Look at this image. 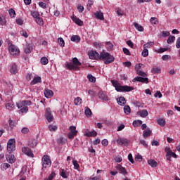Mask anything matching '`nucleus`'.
<instances>
[{
  "instance_id": "nucleus-43",
  "label": "nucleus",
  "mask_w": 180,
  "mask_h": 180,
  "mask_svg": "<svg viewBox=\"0 0 180 180\" xmlns=\"http://www.w3.org/2000/svg\"><path fill=\"white\" fill-rule=\"evenodd\" d=\"M39 13L37 11H32L31 12V15L32 18H34V19H37V18L39 17Z\"/></svg>"
},
{
  "instance_id": "nucleus-57",
  "label": "nucleus",
  "mask_w": 180,
  "mask_h": 180,
  "mask_svg": "<svg viewBox=\"0 0 180 180\" xmlns=\"http://www.w3.org/2000/svg\"><path fill=\"white\" fill-rule=\"evenodd\" d=\"M136 73H137L138 75L142 76L143 77H146L147 76V74L146 72H144L143 71H141V70L136 72Z\"/></svg>"
},
{
  "instance_id": "nucleus-1",
  "label": "nucleus",
  "mask_w": 180,
  "mask_h": 180,
  "mask_svg": "<svg viewBox=\"0 0 180 180\" xmlns=\"http://www.w3.org/2000/svg\"><path fill=\"white\" fill-rule=\"evenodd\" d=\"M112 85L115 87V90L118 92H130L134 89L133 86L124 85L122 86L117 81L111 80Z\"/></svg>"
},
{
  "instance_id": "nucleus-14",
  "label": "nucleus",
  "mask_w": 180,
  "mask_h": 180,
  "mask_svg": "<svg viewBox=\"0 0 180 180\" xmlns=\"http://www.w3.org/2000/svg\"><path fill=\"white\" fill-rule=\"evenodd\" d=\"M18 72L17 65L15 63L11 64V65H10V72H11V74L16 75Z\"/></svg>"
},
{
  "instance_id": "nucleus-25",
  "label": "nucleus",
  "mask_w": 180,
  "mask_h": 180,
  "mask_svg": "<svg viewBox=\"0 0 180 180\" xmlns=\"http://www.w3.org/2000/svg\"><path fill=\"white\" fill-rule=\"evenodd\" d=\"M60 175L62 176V178L66 179L68 176V174L67 173L66 170L64 169H60Z\"/></svg>"
},
{
  "instance_id": "nucleus-64",
  "label": "nucleus",
  "mask_w": 180,
  "mask_h": 180,
  "mask_svg": "<svg viewBox=\"0 0 180 180\" xmlns=\"http://www.w3.org/2000/svg\"><path fill=\"white\" fill-rule=\"evenodd\" d=\"M128 159L132 164L134 162L132 155L131 153L129 154Z\"/></svg>"
},
{
  "instance_id": "nucleus-3",
  "label": "nucleus",
  "mask_w": 180,
  "mask_h": 180,
  "mask_svg": "<svg viewBox=\"0 0 180 180\" xmlns=\"http://www.w3.org/2000/svg\"><path fill=\"white\" fill-rule=\"evenodd\" d=\"M18 109H20V111L22 114L27 113L29 111L28 107L32 105V101H20L15 103Z\"/></svg>"
},
{
  "instance_id": "nucleus-30",
  "label": "nucleus",
  "mask_w": 180,
  "mask_h": 180,
  "mask_svg": "<svg viewBox=\"0 0 180 180\" xmlns=\"http://www.w3.org/2000/svg\"><path fill=\"white\" fill-rule=\"evenodd\" d=\"M140 116L143 118L146 117L148 115V112L147 110H143L139 112Z\"/></svg>"
},
{
  "instance_id": "nucleus-55",
  "label": "nucleus",
  "mask_w": 180,
  "mask_h": 180,
  "mask_svg": "<svg viewBox=\"0 0 180 180\" xmlns=\"http://www.w3.org/2000/svg\"><path fill=\"white\" fill-rule=\"evenodd\" d=\"M72 163H73V165H74V168L75 169H78L79 168V165L78 164L77 160H73Z\"/></svg>"
},
{
  "instance_id": "nucleus-47",
  "label": "nucleus",
  "mask_w": 180,
  "mask_h": 180,
  "mask_svg": "<svg viewBox=\"0 0 180 180\" xmlns=\"http://www.w3.org/2000/svg\"><path fill=\"white\" fill-rule=\"evenodd\" d=\"M15 122L13 121V120L10 119L8 120V124H10V128L13 129L15 127Z\"/></svg>"
},
{
  "instance_id": "nucleus-42",
  "label": "nucleus",
  "mask_w": 180,
  "mask_h": 180,
  "mask_svg": "<svg viewBox=\"0 0 180 180\" xmlns=\"http://www.w3.org/2000/svg\"><path fill=\"white\" fill-rule=\"evenodd\" d=\"M58 42L60 46H62V47L65 46V41L63 40V39L62 37L58 38Z\"/></svg>"
},
{
  "instance_id": "nucleus-48",
  "label": "nucleus",
  "mask_w": 180,
  "mask_h": 180,
  "mask_svg": "<svg viewBox=\"0 0 180 180\" xmlns=\"http://www.w3.org/2000/svg\"><path fill=\"white\" fill-rule=\"evenodd\" d=\"M85 115L86 116H91L92 115V112L89 108H86L85 110Z\"/></svg>"
},
{
  "instance_id": "nucleus-51",
  "label": "nucleus",
  "mask_w": 180,
  "mask_h": 180,
  "mask_svg": "<svg viewBox=\"0 0 180 180\" xmlns=\"http://www.w3.org/2000/svg\"><path fill=\"white\" fill-rule=\"evenodd\" d=\"M101 144L103 146L107 147L109 144V142H108V139H103L101 141Z\"/></svg>"
},
{
  "instance_id": "nucleus-61",
  "label": "nucleus",
  "mask_w": 180,
  "mask_h": 180,
  "mask_svg": "<svg viewBox=\"0 0 180 180\" xmlns=\"http://www.w3.org/2000/svg\"><path fill=\"white\" fill-rule=\"evenodd\" d=\"M39 6L41 7L42 8L45 9L47 8V4L44 2H39Z\"/></svg>"
},
{
  "instance_id": "nucleus-46",
  "label": "nucleus",
  "mask_w": 180,
  "mask_h": 180,
  "mask_svg": "<svg viewBox=\"0 0 180 180\" xmlns=\"http://www.w3.org/2000/svg\"><path fill=\"white\" fill-rule=\"evenodd\" d=\"M20 34L22 37H25V39H27V38L29 37V34H27V32L26 31H24V30L20 31Z\"/></svg>"
},
{
  "instance_id": "nucleus-21",
  "label": "nucleus",
  "mask_w": 180,
  "mask_h": 180,
  "mask_svg": "<svg viewBox=\"0 0 180 180\" xmlns=\"http://www.w3.org/2000/svg\"><path fill=\"white\" fill-rule=\"evenodd\" d=\"M32 50H33V47H32V44H29L25 48L24 51L26 54H30V53H31Z\"/></svg>"
},
{
  "instance_id": "nucleus-32",
  "label": "nucleus",
  "mask_w": 180,
  "mask_h": 180,
  "mask_svg": "<svg viewBox=\"0 0 180 180\" xmlns=\"http://www.w3.org/2000/svg\"><path fill=\"white\" fill-rule=\"evenodd\" d=\"M148 165H150L152 167H156L158 166V162L154 160H150L148 161Z\"/></svg>"
},
{
  "instance_id": "nucleus-54",
  "label": "nucleus",
  "mask_w": 180,
  "mask_h": 180,
  "mask_svg": "<svg viewBox=\"0 0 180 180\" xmlns=\"http://www.w3.org/2000/svg\"><path fill=\"white\" fill-rule=\"evenodd\" d=\"M55 175H56L55 173L52 172L51 174H49L48 178L45 179V180H53V179H54Z\"/></svg>"
},
{
  "instance_id": "nucleus-52",
  "label": "nucleus",
  "mask_w": 180,
  "mask_h": 180,
  "mask_svg": "<svg viewBox=\"0 0 180 180\" xmlns=\"http://www.w3.org/2000/svg\"><path fill=\"white\" fill-rule=\"evenodd\" d=\"M167 50H168L167 48H160V49L156 50V52H158V53H162L167 51Z\"/></svg>"
},
{
  "instance_id": "nucleus-58",
  "label": "nucleus",
  "mask_w": 180,
  "mask_h": 180,
  "mask_svg": "<svg viewBox=\"0 0 180 180\" xmlns=\"http://www.w3.org/2000/svg\"><path fill=\"white\" fill-rule=\"evenodd\" d=\"M122 50L125 55L130 56V50H129L127 48L124 47Z\"/></svg>"
},
{
  "instance_id": "nucleus-16",
  "label": "nucleus",
  "mask_w": 180,
  "mask_h": 180,
  "mask_svg": "<svg viewBox=\"0 0 180 180\" xmlns=\"http://www.w3.org/2000/svg\"><path fill=\"white\" fill-rule=\"evenodd\" d=\"M117 102L119 105L120 106H124L126 105V98L123 96H120V98H117Z\"/></svg>"
},
{
  "instance_id": "nucleus-33",
  "label": "nucleus",
  "mask_w": 180,
  "mask_h": 180,
  "mask_svg": "<svg viewBox=\"0 0 180 180\" xmlns=\"http://www.w3.org/2000/svg\"><path fill=\"white\" fill-rule=\"evenodd\" d=\"M158 123L161 127H165L166 124V121L164 118H160L158 120Z\"/></svg>"
},
{
  "instance_id": "nucleus-56",
  "label": "nucleus",
  "mask_w": 180,
  "mask_h": 180,
  "mask_svg": "<svg viewBox=\"0 0 180 180\" xmlns=\"http://www.w3.org/2000/svg\"><path fill=\"white\" fill-rule=\"evenodd\" d=\"M87 78H89V81L91 82H96V78L93 77L91 75H87Z\"/></svg>"
},
{
  "instance_id": "nucleus-60",
  "label": "nucleus",
  "mask_w": 180,
  "mask_h": 180,
  "mask_svg": "<svg viewBox=\"0 0 180 180\" xmlns=\"http://www.w3.org/2000/svg\"><path fill=\"white\" fill-rule=\"evenodd\" d=\"M142 79H143V77H135V78L132 80V82H142Z\"/></svg>"
},
{
  "instance_id": "nucleus-15",
  "label": "nucleus",
  "mask_w": 180,
  "mask_h": 180,
  "mask_svg": "<svg viewBox=\"0 0 180 180\" xmlns=\"http://www.w3.org/2000/svg\"><path fill=\"white\" fill-rule=\"evenodd\" d=\"M94 16L96 19H99V20H104L105 18L103 15V13L101 11H96L94 13Z\"/></svg>"
},
{
  "instance_id": "nucleus-45",
  "label": "nucleus",
  "mask_w": 180,
  "mask_h": 180,
  "mask_svg": "<svg viewBox=\"0 0 180 180\" xmlns=\"http://www.w3.org/2000/svg\"><path fill=\"white\" fill-rule=\"evenodd\" d=\"M70 130L71 133H75V134H77L78 131L76 129L75 126H70Z\"/></svg>"
},
{
  "instance_id": "nucleus-6",
  "label": "nucleus",
  "mask_w": 180,
  "mask_h": 180,
  "mask_svg": "<svg viewBox=\"0 0 180 180\" xmlns=\"http://www.w3.org/2000/svg\"><path fill=\"white\" fill-rule=\"evenodd\" d=\"M42 167L44 168L50 167L51 166V160L49 155H44L41 158Z\"/></svg>"
},
{
  "instance_id": "nucleus-34",
  "label": "nucleus",
  "mask_w": 180,
  "mask_h": 180,
  "mask_svg": "<svg viewBox=\"0 0 180 180\" xmlns=\"http://www.w3.org/2000/svg\"><path fill=\"white\" fill-rule=\"evenodd\" d=\"M142 120H134V122H133V126L134 127H139L141 124H142Z\"/></svg>"
},
{
  "instance_id": "nucleus-13",
  "label": "nucleus",
  "mask_w": 180,
  "mask_h": 180,
  "mask_svg": "<svg viewBox=\"0 0 180 180\" xmlns=\"http://www.w3.org/2000/svg\"><path fill=\"white\" fill-rule=\"evenodd\" d=\"M117 143L120 146L127 144L129 143V139H127L126 138H118V139H117Z\"/></svg>"
},
{
  "instance_id": "nucleus-35",
  "label": "nucleus",
  "mask_w": 180,
  "mask_h": 180,
  "mask_svg": "<svg viewBox=\"0 0 180 180\" xmlns=\"http://www.w3.org/2000/svg\"><path fill=\"white\" fill-rule=\"evenodd\" d=\"M124 112L126 115H129V113L131 112V109L130 108V106L125 105L124 107Z\"/></svg>"
},
{
  "instance_id": "nucleus-39",
  "label": "nucleus",
  "mask_w": 180,
  "mask_h": 180,
  "mask_svg": "<svg viewBox=\"0 0 180 180\" xmlns=\"http://www.w3.org/2000/svg\"><path fill=\"white\" fill-rule=\"evenodd\" d=\"M151 72L154 74H160L161 72V69L160 68H153Z\"/></svg>"
},
{
  "instance_id": "nucleus-50",
  "label": "nucleus",
  "mask_w": 180,
  "mask_h": 180,
  "mask_svg": "<svg viewBox=\"0 0 180 180\" xmlns=\"http://www.w3.org/2000/svg\"><path fill=\"white\" fill-rule=\"evenodd\" d=\"M30 132V129L27 127H23L21 129V133L23 134H27Z\"/></svg>"
},
{
  "instance_id": "nucleus-49",
  "label": "nucleus",
  "mask_w": 180,
  "mask_h": 180,
  "mask_svg": "<svg viewBox=\"0 0 180 180\" xmlns=\"http://www.w3.org/2000/svg\"><path fill=\"white\" fill-rule=\"evenodd\" d=\"M77 134H75L74 132H69L68 134L69 139H73L75 136H76Z\"/></svg>"
},
{
  "instance_id": "nucleus-26",
  "label": "nucleus",
  "mask_w": 180,
  "mask_h": 180,
  "mask_svg": "<svg viewBox=\"0 0 180 180\" xmlns=\"http://www.w3.org/2000/svg\"><path fill=\"white\" fill-rule=\"evenodd\" d=\"M7 160H8V162H9L10 164H13V163H14V162H15L16 158H15L14 155H8V157L7 158Z\"/></svg>"
},
{
  "instance_id": "nucleus-20",
  "label": "nucleus",
  "mask_w": 180,
  "mask_h": 180,
  "mask_svg": "<svg viewBox=\"0 0 180 180\" xmlns=\"http://www.w3.org/2000/svg\"><path fill=\"white\" fill-rule=\"evenodd\" d=\"M53 91L49 89H46L44 90V96L46 98H53Z\"/></svg>"
},
{
  "instance_id": "nucleus-5",
  "label": "nucleus",
  "mask_w": 180,
  "mask_h": 180,
  "mask_svg": "<svg viewBox=\"0 0 180 180\" xmlns=\"http://www.w3.org/2000/svg\"><path fill=\"white\" fill-rule=\"evenodd\" d=\"M8 52H10V54L13 56H18L20 55L19 48L13 44L8 45Z\"/></svg>"
},
{
  "instance_id": "nucleus-7",
  "label": "nucleus",
  "mask_w": 180,
  "mask_h": 180,
  "mask_svg": "<svg viewBox=\"0 0 180 180\" xmlns=\"http://www.w3.org/2000/svg\"><path fill=\"white\" fill-rule=\"evenodd\" d=\"M15 139H8L7 146V150L8 151V153H11L15 150Z\"/></svg>"
},
{
  "instance_id": "nucleus-36",
  "label": "nucleus",
  "mask_w": 180,
  "mask_h": 180,
  "mask_svg": "<svg viewBox=\"0 0 180 180\" xmlns=\"http://www.w3.org/2000/svg\"><path fill=\"white\" fill-rule=\"evenodd\" d=\"M8 14H10V17L11 18H15L16 16L15 11L13 8H10V10H8Z\"/></svg>"
},
{
  "instance_id": "nucleus-63",
  "label": "nucleus",
  "mask_w": 180,
  "mask_h": 180,
  "mask_svg": "<svg viewBox=\"0 0 180 180\" xmlns=\"http://www.w3.org/2000/svg\"><path fill=\"white\" fill-rule=\"evenodd\" d=\"M140 143L142 144L145 148H148V146L146 142L144 141V139H141L140 141Z\"/></svg>"
},
{
  "instance_id": "nucleus-53",
  "label": "nucleus",
  "mask_w": 180,
  "mask_h": 180,
  "mask_svg": "<svg viewBox=\"0 0 180 180\" xmlns=\"http://www.w3.org/2000/svg\"><path fill=\"white\" fill-rule=\"evenodd\" d=\"M142 56L143 57H147L148 56V49H145L144 48V49L142 51Z\"/></svg>"
},
{
  "instance_id": "nucleus-23",
  "label": "nucleus",
  "mask_w": 180,
  "mask_h": 180,
  "mask_svg": "<svg viewBox=\"0 0 180 180\" xmlns=\"http://www.w3.org/2000/svg\"><path fill=\"white\" fill-rule=\"evenodd\" d=\"M35 22L39 26H44V25L43 18L39 16L38 18H35Z\"/></svg>"
},
{
  "instance_id": "nucleus-38",
  "label": "nucleus",
  "mask_w": 180,
  "mask_h": 180,
  "mask_svg": "<svg viewBox=\"0 0 180 180\" xmlns=\"http://www.w3.org/2000/svg\"><path fill=\"white\" fill-rule=\"evenodd\" d=\"M177 158V155L175 153H173L172 151L170 152V153H169L166 158H167V160H169V158Z\"/></svg>"
},
{
  "instance_id": "nucleus-22",
  "label": "nucleus",
  "mask_w": 180,
  "mask_h": 180,
  "mask_svg": "<svg viewBox=\"0 0 180 180\" xmlns=\"http://www.w3.org/2000/svg\"><path fill=\"white\" fill-rule=\"evenodd\" d=\"M134 27L136 28V30L137 31H139V32H142L144 31V29H143V26L141 25H139V24L137 23V22H134Z\"/></svg>"
},
{
  "instance_id": "nucleus-24",
  "label": "nucleus",
  "mask_w": 180,
  "mask_h": 180,
  "mask_svg": "<svg viewBox=\"0 0 180 180\" xmlns=\"http://www.w3.org/2000/svg\"><path fill=\"white\" fill-rule=\"evenodd\" d=\"M71 41L73 42L79 43L81 41V37L79 35H73L71 37Z\"/></svg>"
},
{
  "instance_id": "nucleus-44",
  "label": "nucleus",
  "mask_w": 180,
  "mask_h": 180,
  "mask_svg": "<svg viewBox=\"0 0 180 180\" xmlns=\"http://www.w3.org/2000/svg\"><path fill=\"white\" fill-rule=\"evenodd\" d=\"M15 23L19 26H22L24 23V20L21 18H18L15 20Z\"/></svg>"
},
{
  "instance_id": "nucleus-62",
  "label": "nucleus",
  "mask_w": 180,
  "mask_h": 180,
  "mask_svg": "<svg viewBox=\"0 0 180 180\" xmlns=\"http://www.w3.org/2000/svg\"><path fill=\"white\" fill-rule=\"evenodd\" d=\"M176 48L180 49V37L177 38L176 41Z\"/></svg>"
},
{
  "instance_id": "nucleus-18",
  "label": "nucleus",
  "mask_w": 180,
  "mask_h": 180,
  "mask_svg": "<svg viewBox=\"0 0 180 180\" xmlns=\"http://www.w3.org/2000/svg\"><path fill=\"white\" fill-rule=\"evenodd\" d=\"M42 82V79L41 77H35L33 78V79L32 80V82H30L31 85H35L38 83H41Z\"/></svg>"
},
{
  "instance_id": "nucleus-4",
  "label": "nucleus",
  "mask_w": 180,
  "mask_h": 180,
  "mask_svg": "<svg viewBox=\"0 0 180 180\" xmlns=\"http://www.w3.org/2000/svg\"><path fill=\"white\" fill-rule=\"evenodd\" d=\"M72 63L73 64L71 63H68L65 64V67L67 68V69L74 71L79 70V66L82 65V63L79 62V60H78L77 58H73Z\"/></svg>"
},
{
  "instance_id": "nucleus-8",
  "label": "nucleus",
  "mask_w": 180,
  "mask_h": 180,
  "mask_svg": "<svg viewBox=\"0 0 180 180\" xmlns=\"http://www.w3.org/2000/svg\"><path fill=\"white\" fill-rule=\"evenodd\" d=\"M89 57L91 59L101 60V53L99 54L96 51H91L89 53Z\"/></svg>"
},
{
  "instance_id": "nucleus-37",
  "label": "nucleus",
  "mask_w": 180,
  "mask_h": 180,
  "mask_svg": "<svg viewBox=\"0 0 180 180\" xmlns=\"http://www.w3.org/2000/svg\"><path fill=\"white\" fill-rule=\"evenodd\" d=\"M175 37L174 36H169V38L167 39V44H172L175 41Z\"/></svg>"
},
{
  "instance_id": "nucleus-40",
  "label": "nucleus",
  "mask_w": 180,
  "mask_h": 180,
  "mask_svg": "<svg viewBox=\"0 0 180 180\" xmlns=\"http://www.w3.org/2000/svg\"><path fill=\"white\" fill-rule=\"evenodd\" d=\"M58 127L56 125L50 124L49 126V129L50 131H56L57 130Z\"/></svg>"
},
{
  "instance_id": "nucleus-59",
  "label": "nucleus",
  "mask_w": 180,
  "mask_h": 180,
  "mask_svg": "<svg viewBox=\"0 0 180 180\" xmlns=\"http://www.w3.org/2000/svg\"><path fill=\"white\" fill-rule=\"evenodd\" d=\"M10 167H11V165L8 163H4L1 165L2 169H6L9 168Z\"/></svg>"
},
{
  "instance_id": "nucleus-9",
  "label": "nucleus",
  "mask_w": 180,
  "mask_h": 180,
  "mask_svg": "<svg viewBox=\"0 0 180 180\" xmlns=\"http://www.w3.org/2000/svg\"><path fill=\"white\" fill-rule=\"evenodd\" d=\"M46 119L48 122H51L54 120V117L51 114V110L50 108H47L46 110Z\"/></svg>"
},
{
  "instance_id": "nucleus-19",
  "label": "nucleus",
  "mask_w": 180,
  "mask_h": 180,
  "mask_svg": "<svg viewBox=\"0 0 180 180\" xmlns=\"http://www.w3.org/2000/svg\"><path fill=\"white\" fill-rule=\"evenodd\" d=\"M72 20L75 23L80 27H82L84 25V22L82 20H81L79 18L77 17H72Z\"/></svg>"
},
{
  "instance_id": "nucleus-27",
  "label": "nucleus",
  "mask_w": 180,
  "mask_h": 180,
  "mask_svg": "<svg viewBox=\"0 0 180 180\" xmlns=\"http://www.w3.org/2000/svg\"><path fill=\"white\" fill-rule=\"evenodd\" d=\"M152 133V131L150 129H147L146 130L143 131V137L146 139L149 137Z\"/></svg>"
},
{
  "instance_id": "nucleus-28",
  "label": "nucleus",
  "mask_w": 180,
  "mask_h": 180,
  "mask_svg": "<svg viewBox=\"0 0 180 180\" xmlns=\"http://www.w3.org/2000/svg\"><path fill=\"white\" fill-rule=\"evenodd\" d=\"M74 103L76 106H79L82 103V99L80 97H77Z\"/></svg>"
},
{
  "instance_id": "nucleus-11",
  "label": "nucleus",
  "mask_w": 180,
  "mask_h": 180,
  "mask_svg": "<svg viewBox=\"0 0 180 180\" xmlns=\"http://www.w3.org/2000/svg\"><path fill=\"white\" fill-rule=\"evenodd\" d=\"M98 96L99 99H101V101H105V102H108V101H109L108 96L104 91H99L98 94Z\"/></svg>"
},
{
  "instance_id": "nucleus-29",
  "label": "nucleus",
  "mask_w": 180,
  "mask_h": 180,
  "mask_svg": "<svg viewBox=\"0 0 180 180\" xmlns=\"http://www.w3.org/2000/svg\"><path fill=\"white\" fill-rule=\"evenodd\" d=\"M40 62L42 65H46L49 64V59L46 56H43V58H41Z\"/></svg>"
},
{
  "instance_id": "nucleus-12",
  "label": "nucleus",
  "mask_w": 180,
  "mask_h": 180,
  "mask_svg": "<svg viewBox=\"0 0 180 180\" xmlns=\"http://www.w3.org/2000/svg\"><path fill=\"white\" fill-rule=\"evenodd\" d=\"M116 169L119 171L120 174H122V175H126V174H127V170H126V168L123 167L120 164L116 166Z\"/></svg>"
},
{
  "instance_id": "nucleus-17",
  "label": "nucleus",
  "mask_w": 180,
  "mask_h": 180,
  "mask_svg": "<svg viewBox=\"0 0 180 180\" xmlns=\"http://www.w3.org/2000/svg\"><path fill=\"white\" fill-rule=\"evenodd\" d=\"M105 49L108 51H112L114 49V44L111 41H106L105 43Z\"/></svg>"
},
{
  "instance_id": "nucleus-41",
  "label": "nucleus",
  "mask_w": 180,
  "mask_h": 180,
  "mask_svg": "<svg viewBox=\"0 0 180 180\" xmlns=\"http://www.w3.org/2000/svg\"><path fill=\"white\" fill-rule=\"evenodd\" d=\"M6 22H7V20H6V18L0 17V25L1 26L6 25Z\"/></svg>"
},
{
  "instance_id": "nucleus-31",
  "label": "nucleus",
  "mask_w": 180,
  "mask_h": 180,
  "mask_svg": "<svg viewBox=\"0 0 180 180\" xmlns=\"http://www.w3.org/2000/svg\"><path fill=\"white\" fill-rule=\"evenodd\" d=\"M6 108L8 110H11L15 108V104L13 103H8L6 105Z\"/></svg>"
},
{
  "instance_id": "nucleus-2",
  "label": "nucleus",
  "mask_w": 180,
  "mask_h": 180,
  "mask_svg": "<svg viewBox=\"0 0 180 180\" xmlns=\"http://www.w3.org/2000/svg\"><path fill=\"white\" fill-rule=\"evenodd\" d=\"M115 60V56H113V55H110L109 52L103 51L100 53V60L104 61V64L105 65L112 63Z\"/></svg>"
},
{
  "instance_id": "nucleus-10",
  "label": "nucleus",
  "mask_w": 180,
  "mask_h": 180,
  "mask_svg": "<svg viewBox=\"0 0 180 180\" xmlns=\"http://www.w3.org/2000/svg\"><path fill=\"white\" fill-rule=\"evenodd\" d=\"M22 152L24 153L25 155H27V156H29L30 158H34V155L32 152V150L27 147H24L22 148Z\"/></svg>"
}]
</instances>
